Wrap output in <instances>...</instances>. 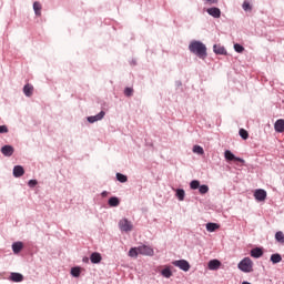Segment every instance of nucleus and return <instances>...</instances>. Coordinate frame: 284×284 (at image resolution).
Returning a JSON list of instances; mask_svg holds the SVG:
<instances>
[{
	"mask_svg": "<svg viewBox=\"0 0 284 284\" xmlns=\"http://www.w3.org/2000/svg\"><path fill=\"white\" fill-rule=\"evenodd\" d=\"M190 52L196 54L199 59H206L207 58V47L203 44L201 41H193L189 45Z\"/></svg>",
	"mask_w": 284,
	"mask_h": 284,
	"instance_id": "f257e3e1",
	"label": "nucleus"
},
{
	"mask_svg": "<svg viewBox=\"0 0 284 284\" xmlns=\"http://www.w3.org/2000/svg\"><path fill=\"white\" fill-rule=\"evenodd\" d=\"M239 270L241 272H245L246 274H250V272H254V262H252V258L250 257H244L239 264H237Z\"/></svg>",
	"mask_w": 284,
	"mask_h": 284,
	"instance_id": "f03ea898",
	"label": "nucleus"
},
{
	"mask_svg": "<svg viewBox=\"0 0 284 284\" xmlns=\"http://www.w3.org/2000/svg\"><path fill=\"white\" fill-rule=\"evenodd\" d=\"M173 265L175 267H179L180 270H182L183 272H190V262H187L186 260H178L173 262Z\"/></svg>",
	"mask_w": 284,
	"mask_h": 284,
	"instance_id": "7ed1b4c3",
	"label": "nucleus"
},
{
	"mask_svg": "<svg viewBox=\"0 0 284 284\" xmlns=\"http://www.w3.org/2000/svg\"><path fill=\"white\" fill-rule=\"evenodd\" d=\"M119 227L121 232H132V222L128 221V219H123L119 222Z\"/></svg>",
	"mask_w": 284,
	"mask_h": 284,
	"instance_id": "20e7f679",
	"label": "nucleus"
},
{
	"mask_svg": "<svg viewBox=\"0 0 284 284\" xmlns=\"http://www.w3.org/2000/svg\"><path fill=\"white\" fill-rule=\"evenodd\" d=\"M139 253L143 256H154V248L148 245L139 246Z\"/></svg>",
	"mask_w": 284,
	"mask_h": 284,
	"instance_id": "39448f33",
	"label": "nucleus"
},
{
	"mask_svg": "<svg viewBox=\"0 0 284 284\" xmlns=\"http://www.w3.org/2000/svg\"><path fill=\"white\" fill-rule=\"evenodd\" d=\"M254 196L256 201L263 202L267 199V192L263 189H257L254 192Z\"/></svg>",
	"mask_w": 284,
	"mask_h": 284,
	"instance_id": "423d86ee",
	"label": "nucleus"
},
{
	"mask_svg": "<svg viewBox=\"0 0 284 284\" xmlns=\"http://www.w3.org/2000/svg\"><path fill=\"white\" fill-rule=\"evenodd\" d=\"M224 156L226 161H237L239 163H245V160L241 158H236L234 153H232V151H229V150L224 152Z\"/></svg>",
	"mask_w": 284,
	"mask_h": 284,
	"instance_id": "0eeeda50",
	"label": "nucleus"
},
{
	"mask_svg": "<svg viewBox=\"0 0 284 284\" xmlns=\"http://www.w3.org/2000/svg\"><path fill=\"white\" fill-rule=\"evenodd\" d=\"M3 156H12L14 154V148L12 145H4L1 148Z\"/></svg>",
	"mask_w": 284,
	"mask_h": 284,
	"instance_id": "6e6552de",
	"label": "nucleus"
},
{
	"mask_svg": "<svg viewBox=\"0 0 284 284\" xmlns=\"http://www.w3.org/2000/svg\"><path fill=\"white\" fill-rule=\"evenodd\" d=\"M207 14H210L211 17H214V19H220L221 18V9L213 7V8H209L206 10Z\"/></svg>",
	"mask_w": 284,
	"mask_h": 284,
	"instance_id": "1a4fd4ad",
	"label": "nucleus"
},
{
	"mask_svg": "<svg viewBox=\"0 0 284 284\" xmlns=\"http://www.w3.org/2000/svg\"><path fill=\"white\" fill-rule=\"evenodd\" d=\"M105 116L104 111H101L97 115H91L88 118L89 123H97V121H102V119Z\"/></svg>",
	"mask_w": 284,
	"mask_h": 284,
	"instance_id": "9d476101",
	"label": "nucleus"
},
{
	"mask_svg": "<svg viewBox=\"0 0 284 284\" xmlns=\"http://www.w3.org/2000/svg\"><path fill=\"white\" fill-rule=\"evenodd\" d=\"M23 174H26V170H23V166H21V165H16V166L13 168V176H14L16 179H19V178L23 176Z\"/></svg>",
	"mask_w": 284,
	"mask_h": 284,
	"instance_id": "9b49d317",
	"label": "nucleus"
},
{
	"mask_svg": "<svg viewBox=\"0 0 284 284\" xmlns=\"http://www.w3.org/2000/svg\"><path fill=\"white\" fill-rule=\"evenodd\" d=\"M209 270L216 271L221 267V261L219 260H211L207 264Z\"/></svg>",
	"mask_w": 284,
	"mask_h": 284,
	"instance_id": "f8f14e48",
	"label": "nucleus"
},
{
	"mask_svg": "<svg viewBox=\"0 0 284 284\" xmlns=\"http://www.w3.org/2000/svg\"><path fill=\"white\" fill-rule=\"evenodd\" d=\"M102 260H103V257L101 256V253L94 252V253H92L91 256H90V261H91V263H93V264H98V263H100Z\"/></svg>",
	"mask_w": 284,
	"mask_h": 284,
	"instance_id": "ddd939ff",
	"label": "nucleus"
},
{
	"mask_svg": "<svg viewBox=\"0 0 284 284\" xmlns=\"http://www.w3.org/2000/svg\"><path fill=\"white\" fill-rule=\"evenodd\" d=\"M9 278L13 283H21L23 281V275H21V273H11Z\"/></svg>",
	"mask_w": 284,
	"mask_h": 284,
	"instance_id": "4468645a",
	"label": "nucleus"
},
{
	"mask_svg": "<svg viewBox=\"0 0 284 284\" xmlns=\"http://www.w3.org/2000/svg\"><path fill=\"white\" fill-rule=\"evenodd\" d=\"M274 128H275L276 132L283 133L284 132V120L283 119L277 120L274 124Z\"/></svg>",
	"mask_w": 284,
	"mask_h": 284,
	"instance_id": "2eb2a0df",
	"label": "nucleus"
},
{
	"mask_svg": "<svg viewBox=\"0 0 284 284\" xmlns=\"http://www.w3.org/2000/svg\"><path fill=\"white\" fill-rule=\"evenodd\" d=\"M251 256L253 258H261V256H263V248L260 247H255L251 251Z\"/></svg>",
	"mask_w": 284,
	"mask_h": 284,
	"instance_id": "dca6fc26",
	"label": "nucleus"
},
{
	"mask_svg": "<svg viewBox=\"0 0 284 284\" xmlns=\"http://www.w3.org/2000/svg\"><path fill=\"white\" fill-rule=\"evenodd\" d=\"M23 92H24L26 97H32V94L34 92V87L32 84H26L23 87Z\"/></svg>",
	"mask_w": 284,
	"mask_h": 284,
	"instance_id": "f3484780",
	"label": "nucleus"
},
{
	"mask_svg": "<svg viewBox=\"0 0 284 284\" xmlns=\"http://www.w3.org/2000/svg\"><path fill=\"white\" fill-rule=\"evenodd\" d=\"M213 51L215 52V54H227V51L225 50V47H222V45H219V44L213 45Z\"/></svg>",
	"mask_w": 284,
	"mask_h": 284,
	"instance_id": "a211bd4d",
	"label": "nucleus"
},
{
	"mask_svg": "<svg viewBox=\"0 0 284 284\" xmlns=\"http://www.w3.org/2000/svg\"><path fill=\"white\" fill-rule=\"evenodd\" d=\"M21 250H23V242H14L12 244V251L14 254H19V252H21Z\"/></svg>",
	"mask_w": 284,
	"mask_h": 284,
	"instance_id": "6ab92c4d",
	"label": "nucleus"
},
{
	"mask_svg": "<svg viewBox=\"0 0 284 284\" xmlns=\"http://www.w3.org/2000/svg\"><path fill=\"white\" fill-rule=\"evenodd\" d=\"M33 10L37 17H41L42 6L40 4V2H33Z\"/></svg>",
	"mask_w": 284,
	"mask_h": 284,
	"instance_id": "aec40b11",
	"label": "nucleus"
},
{
	"mask_svg": "<svg viewBox=\"0 0 284 284\" xmlns=\"http://www.w3.org/2000/svg\"><path fill=\"white\" fill-rule=\"evenodd\" d=\"M121 201H119V197L113 196L109 200L110 207H119Z\"/></svg>",
	"mask_w": 284,
	"mask_h": 284,
	"instance_id": "412c9836",
	"label": "nucleus"
},
{
	"mask_svg": "<svg viewBox=\"0 0 284 284\" xmlns=\"http://www.w3.org/2000/svg\"><path fill=\"white\" fill-rule=\"evenodd\" d=\"M219 227H221V226L216 223L210 222L206 224L207 232H216V230H219Z\"/></svg>",
	"mask_w": 284,
	"mask_h": 284,
	"instance_id": "4be33fe9",
	"label": "nucleus"
},
{
	"mask_svg": "<svg viewBox=\"0 0 284 284\" xmlns=\"http://www.w3.org/2000/svg\"><path fill=\"white\" fill-rule=\"evenodd\" d=\"M275 241L281 243V245H284V233L282 231L275 233Z\"/></svg>",
	"mask_w": 284,
	"mask_h": 284,
	"instance_id": "5701e85b",
	"label": "nucleus"
},
{
	"mask_svg": "<svg viewBox=\"0 0 284 284\" xmlns=\"http://www.w3.org/2000/svg\"><path fill=\"white\" fill-rule=\"evenodd\" d=\"M281 261H283V257L281 256V254L275 253L271 255V262L273 264L281 263Z\"/></svg>",
	"mask_w": 284,
	"mask_h": 284,
	"instance_id": "b1692460",
	"label": "nucleus"
},
{
	"mask_svg": "<svg viewBox=\"0 0 284 284\" xmlns=\"http://www.w3.org/2000/svg\"><path fill=\"white\" fill-rule=\"evenodd\" d=\"M139 246L138 247H132L130 251H129V256H131V258H136V256H139Z\"/></svg>",
	"mask_w": 284,
	"mask_h": 284,
	"instance_id": "393cba45",
	"label": "nucleus"
},
{
	"mask_svg": "<svg viewBox=\"0 0 284 284\" xmlns=\"http://www.w3.org/2000/svg\"><path fill=\"white\" fill-rule=\"evenodd\" d=\"M176 196H178L179 201H184L185 200V191L182 189H178Z\"/></svg>",
	"mask_w": 284,
	"mask_h": 284,
	"instance_id": "a878e982",
	"label": "nucleus"
},
{
	"mask_svg": "<svg viewBox=\"0 0 284 284\" xmlns=\"http://www.w3.org/2000/svg\"><path fill=\"white\" fill-rule=\"evenodd\" d=\"M193 152H194V154H200V155L205 154V151L202 149L201 145H194L193 146Z\"/></svg>",
	"mask_w": 284,
	"mask_h": 284,
	"instance_id": "bb28decb",
	"label": "nucleus"
},
{
	"mask_svg": "<svg viewBox=\"0 0 284 284\" xmlns=\"http://www.w3.org/2000/svg\"><path fill=\"white\" fill-rule=\"evenodd\" d=\"M240 136L244 139V141H247V139H250V133H247V130L245 129H240Z\"/></svg>",
	"mask_w": 284,
	"mask_h": 284,
	"instance_id": "cd10ccee",
	"label": "nucleus"
},
{
	"mask_svg": "<svg viewBox=\"0 0 284 284\" xmlns=\"http://www.w3.org/2000/svg\"><path fill=\"white\" fill-rule=\"evenodd\" d=\"M200 186H201V182H199V180H193L190 183L191 190H199Z\"/></svg>",
	"mask_w": 284,
	"mask_h": 284,
	"instance_id": "c85d7f7f",
	"label": "nucleus"
},
{
	"mask_svg": "<svg viewBox=\"0 0 284 284\" xmlns=\"http://www.w3.org/2000/svg\"><path fill=\"white\" fill-rule=\"evenodd\" d=\"M161 274L162 276H164V278H170L172 276V271L170 270V267H166L162 270Z\"/></svg>",
	"mask_w": 284,
	"mask_h": 284,
	"instance_id": "c756f323",
	"label": "nucleus"
},
{
	"mask_svg": "<svg viewBox=\"0 0 284 284\" xmlns=\"http://www.w3.org/2000/svg\"><path fill=\"white\" fill-rule=\"evenodd\" d=\"M116 180L120 183H128V176H125L124 174H121V173H116Z\"/></svg>",
	"mask_w": 284,
	"mask_h": 284,
	"instance_id": "7c9ffc66",
	"label": "nucleus"
},
{
	"mask_svg": "<svg viewBox=\"0 0 284 284\" xmlns=\"http://www.w3.org/2000/svg\"><path fill=\"white\" fill-rule=\"evenodd\" d=\"M199 192H200V194H207L210 192V186H207L205 184L200 185Z\"/></svg>",
	"mask_w": 284,
	"mask_h": 284,
	"instance_id": "2f4dec72",
	"label": "nucleus"
},
{
	"mask_svg": "<svg viewBox=\"0 0 284 284\" xmlns=\"http://www.w3.org/2000/svg\"><path fill=\"white\" fill-rule=\"evenodd\" d=\"M71 274H72V276H75V278L81 276V268H79V267L71 268Z\"/></svg>",
	"mask_w": 284,
	"mask_h": 284,
	"instance_id": "473e14b6",
	"label": "nucleus"
},
{
	"mask_svg": "<svg viewBox=\"0 0 284 284\" xmlns=\"http://www.w3.org/2000/svg\"><path fill=\"white\" fill-rule=\"evenodd\" d=\"M235 52H239L240 54L245 51V48L239 43L234 44Z\"/></svg>",
	"mask_w": 284,
	"mask_h": 284,
	"instance_id": "72a5a7b5",
	"label": "nucleus"
},
{
	"mask_svg": "<svg viewBox=\"0 0 284 284\" xmlns=\"http://www.w3.org/2000/svg\"><path fill=\"white\" fill-rule=\"evenodd\" d=\"M124 94H125V97H132V94H134V89L125 88L124 89Z\"/></svg>",
	"mask_w": 284,
	"mask_h": 284,
	"instance_id": "f704fd0d",
	"label": "nucleus"
},
{
	"mask_svg": "<svg viewBox=\"0 0 284 284\" xmlns=\"http://www.w3.org/2000/svg\"><path fill=\"white\" fill-rule=\"evenodd\" d=\"M242 8L243 10H245V12H247L248 10H252V6L247 1L243 2Z\"/></svg>",
	"mask_w": 284,
	"mask_h": 284,
	"instance_id": "c9c22d12",
	"label": "nucleus"
},
{
	"mask_svg": "<svg viewBox=\"0 0 284 284\" xmlns=\"http://www.w3.org/2000/svg\"><path fill=\"white\" fill-rule=\"evenodd\" d=\"M0 134H8V126L0 125Z\"/></svg>",
	"mask_w": 284,
	"mask_h": 284,
	"instance_id": "e433bc0d",
	"label": "nucleus"
},
{
	"mask_svg": "<svg viewBox=\"0 0 284 284\" xmlns=\"http://www.w3.org/2000/svg\"><path fill=\"white\" fill-rule=\"evenodd\" d=\"M37 183H38L37 180H30L28 185H29V187H34L37 185Z\"/></svg>",
	"mask_w": 284,
	"mask_h": 284,
	"instance_id": "4c0bfd02",
	"label": "nucleus"
},
{
	"mask_svg": "<svg viewBox=\"0 0 284 284\" xmlns=\"http://www.w3.org/2000/svg\"><path fill=\"white\" fill-rule=\"evenodd\" d=\"M207 3H219V0H205Z\"/></svg>",
	"mask_w": 284,
	"mask_h": 284,
	"instance_id": "58836bf2",
	"label": "nucleus"
}]
</instances>
